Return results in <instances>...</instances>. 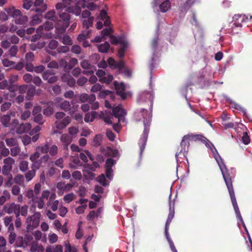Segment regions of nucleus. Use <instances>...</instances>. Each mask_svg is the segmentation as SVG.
Here are the masks:
<instances>
[{
    "label": "nucleus",
    "mask_w": 252,
    "mask_h": 252,
    "mask_svg": "<svg viewBox=\"0 0 252 252\" xmlns=\"http://www.w3.org/2000/svg\"><path fill=\"white\" fill-rule=\"evenodd\" d=\"M154 95L151 92H143L140 93L137 97V101L141 103L146 102L149 100L150 102V111L148 112L145 109H142L139 112L136 113V117L137 121H140L143 119L144 129L143 133L140 139L139 145L140 147V156L141 157L142 154L144 151L146 142L147 141L148 133L149 132V126L152 120V109L153 107V101Z\"/></svg>",
    "instance_id": "nucleus-1"
},
{
    "label": "nucleus",
    "mask_w": 252,
    "mask_h": 252,
    "mask_svg": "<svg viewBox=\"0 0 252 252\" xmlns=\"http://www.w3.org/2000/svg\"><path fill=\"white\" fill-rule=\"evenodd\" d=\"M195 137H196V140H201L203 143H204L206 145V146L208 148H209L211 150L213 154V157L215 158V160H216L221 171L223 179L228 189L230 196L231 198H232L233 202L236 205V204L235 202V196L234 194V189L233 188L231 177L228 172V170L222 158H221V157L218 153L217 150L215 148L213 144L212 143H211L207 138L200 135H196Z\"/></svg>",
    "instance_id": "nucleus-2"
},
{
    "label": "nucleus",
    "mask_w": 252,
    "mask_h": 252,
    "mask_svg": "<svg viewBox=\"0 0 252 252\" xmlns=\"http://www.w3.org/2000/svg\"><path fill=\"white\" fill-rule=\"evenodd\" d=\"M62 3L59 2L56 5V9L59 13L60 17L63 20V22L60 21L56 25L57 28L60 29L61 32L65 31L69 25V14L65 11V9L68 7L67 5L74 3L76 0H62Z\"/></svg>",
    "instance_id": "nucleus-3"
},
{
    "label": "nucleus",
    "mask_w": 252,
    "mask_h": 252,
    "mask_svg": "<svg viewBox=\"0 0 252 252\" xmlns=\"http://www.w3.org/2000/svg\"><path fill=\"white\" fill-rule=\"evenodd\" d=\"M113 115L110 112L101 111L99 113V117L103 119L105 123L107 124H112L111 119L113 118V116L118 119L119 122L125 121L126 111L122 108L121 105L113 107Z\"/></svg>",
    "instance_id": "nucleus-4"
},
{
    "label": "nucleus",
    "mask_w": 252,
    "mask_h": 252,
    "mask_svg": "<svg viewBox=\"0 0 252 252\" xmlns=\"http://www.w3.org/2000/svg\"><path fill=\"white\" fill-rule=\"evenodd\" d=\"M196 135L192 134L185 135L181 142V149L179 152L176 153L175 157L177 163L181 162L180 158H182V157H186L188 152L189 145V140L190 139H195Z\"/></svg>",
    "instance_id": "nucleus-5"
},
{
    "label": "nucleus",
    "mask_w": 252,
    "mask_h": 252,
    "mask_svg": "<svg viewBox=\"0 0 252 252\" xmlns=\"http://www.w3.org/2000/svg\"><path fill=\"white\" fill-rule=\"evenodd\" d=\"M55 118L57 121L55 124L59 129H63L71 122V118L69 116H65V114L62 112H57L55 114Z\"/></svg>",
    "instance_id": "nucleus-6"
},
{
    "label": "nucleus",
    "mask_w": 252,
    "mask_h": 252,
    "mask_svg": "<svg viewBox=\"0 0 252 252\" xmlns=\"http://www.w3.org/2000/svg\"><path fill=\"white\" fill-rule=\"evenodd\" d=\"M41 216L40 212H36L32 216L28 217L26 219L27 229L31 230L37 227L39 223Z\"/></svg>",
    "instance_id": "nucleus-7"
},
{
    "label": "nucleus",
    "mask_w": 252,
    "mask_h": 252,
    "mask_svg": "<svg viewBox=\"0 0 252 252\" xmlns=\"http://www.w3.org/2000/svg\"><path fill=\"white\" fill-rule=\"evenodd\" d=\"M15 160L10 157H7L3 160V165L2 167V173L5 176H9V180L12 178L10 172L12 170L13 165L15 164Z\"/></svg>",
    "instance_id": "nucleus-8"
},
{
    "label": "nucleus",
    "mask_w": 252,
    "mask_h": 252,
    "mask_svg": "<svg viewBox=\"0 0 252 252\" xmlns=\"http://www.w3.org/2000/svg\"><path fill=\"white\" fill-rule=\"evenodd\" d=\"M86 7V4L84 0H81L78 1L76 3L74 7L69 6L66 8L65 11H66L68 14L73 13L76 16H79L80 15L82 9Z\"/></svg>",
    "instance_id": "nucleus-9"
},
{
    "label": "nucleus",
    "mask_w": 252,
    "mask_h": 252,
    "mask_svg": "<svg viewBox=\"0 0 252 252\" xmlns=\"http://www.w3.org/2000/svg\"><path fill=\"white\" fill-rule=\"evenodd\" d=\"M96 19L98 21L97 22L96 26V28L98 30L101 29L103 27V24L100 20L104 21V25L106 27L109 26L110 25V18L107 16V13L105 10L100 11V14L97 17Z\"/></svg>",
    "instance_id": "nucleus-10"
},
{
    "label": "nucleus",
    "mask_w": 252,
    "mask_h": 252,
    "mask_svg": "<svg viewBox=\"0 0 252 252\" xmlns=\"http://www.w3.org/2000/svg\"><path fill=\"white\" fill-rule=\"evenodd\" d=\"M50 195V191L48 190H44L41 193L40 197L32 198V201L33 203L37 204V207L39 209H42L45 205L44 199H47Z\"/></svg>",
    "instance_id": "nucleus-11"
},
{
    "label": "nucleus",
    "mask_w": 252,
    "mask_h": 252,
    "mask_svg": "<svg viewBox=\"0 0 252 252\" xmlns=\"http://www.w3.org/2000/svg\"><path fill=\"white\" fill-rule=\"evenodd\" d=\"M108 63L112 68H117L120 71H123L124 70L125 75L128 77L131 75L129 70H126L124 67V63L120 61L118 62H116L113 58H110L108 59Z\"/></svg>",
    "instance_id": "nucleus-12"
},
{
    "label": "nucleus",
    "mask_w": 252,
    "mask_h": 252,
    "mask_svg": "<svg viewBox=\"0 0 252 252\" xmlns=\"http://www.w3.org/2000/svg\"><path fill=\"white\" fill-rule=\"evenodd\" d=\"M96 74L99 78V81L102 83L109 84L113 79L112 75L106 74L105 72L102 69L98 70Z\"/></svg>",
    "instance_id": "nucleus-13"
},
{
    "label": "nucleus",
    "mask_w": 252,
    "mask_h": 252,
    "mask_svg": "<svg viewBox=\"0 0 252 252\" xmlns=\"http://www.w3.org/2000/svg\"><path fill=\"white\" fill-rule=\"evenodd\" d=\"M231 202H232V205H233V208H234V209L235 210V214H236V218L238 220V221H240L243 226H244L246 231L247 232L248 235V237H249V241H250V242L251 243V244H252V239L248 233V230L247 229V227L245 225V224L243 221V220L242 219V217L241 216V213H240V212L239 211V208H238V205H237V201H236V199H235V202H236V205L235 206V204H234V203L233 202V200L232 199V198H231ZM238 223H239V221H238Z\"/></svg>",
    "instance_id": "nucleus-14"
},
{
    "label": "nucleus",
    "mask_w": 252,
    "mask_h": 252,
    "mask_svg": "<svg viewBox=\"0 0 252 252\" xmlns=\"http://www.w3.org/2000/svg\"><path fill=\"white\" fill-rule=\"evenodd\" d=\"M116 161L112 158H108L106 160L105 173L107 178L111 180L113 178V170L112 167L115 165Z\"/></svg>",
    "instance_id": "nucleus-15"
},
{
    "label": "nucleus",
    "mask_w": 252,
    "mask_h": 252,
    "mask_svg": "<svg viewBox=\"0 0 252 252\" xmlns=\"http://www.w3.org/2000/svg\"><path fill=\"white\" fill-rule=\"evenodd\" d=\"M4 210L8 214L14 213L16 216H20V205L15 203L7 204L4 207Z\"/></svg>",
    "instance_id": "nucleus-16"
},
{
    "label": "nucleus",
    "mask_w": 252,
    "mask_h": 252,
    "mask_svg": "<svg viewBox=\"0 0 252 252\" xmlns=\"http://www.w3.org/2000/svg\"><path fill=\"white\" fill-rule=\"evenodd\" d=\"M41 185L40 183H36L34 187L33 190L32 189H30L27 191L26 194V196L29 199H32L34 198V197H38V195H39L41 190Z\"/></svg>",
    "instance_id": "nucleus-17"
},
{
    "label": "nucleus",
    "mask_w": 252,
    "mask_h": 252,
    "mask_svg": "<svg viewBox=\"0 0 252 252\" xmlns=\"http://www.w3.org/2000/svg\"><path fill=\"white\" fill-rule=\"evenodd\" d=\"M47 9V6L44 3L43 0H35L33 3V7L32 10L37 13H41L44 12Z\"/></svg>",
    "instance_id": "nucleus-18"
},
{
    "label": "nucleus",
    "mask_w": 252,
    "mask_h": 252,
    "mask_svg": "<svg viewBox=\"0 0 252 252\" xmlns=\"http://www.w3.org/2000/svg\"><path fill=\"white\" fill-rule=\"evenodd\" d=\"M233 22L230 23L231 28L233 29V26L236 28L242 27V23L245 21L246 19H248L245 15H235L233 17Z\"/></svg>",
    "instance_id": "nucleus-19"
},
{
    "label": "nucleus",
    "mask_w": 252,
    "mask_h": 252,
    "mask_svg": "<svg viewBox=\"0 0 252 252\" xmlns=\"http://www.w3.org/2000/svg\"><path fill=\"white\" fill-rule=\"evenodd\" d=\"M171 193H170L169 196V212L168 216L167 219L166 220V225H169L172 220L173 219L174 216V205H175V202L174 201H171Z\"/></svg>",
    "instance_id": "nucleus-20"
},
{
    "label": "nucleus",
    "mask_w": 252,
    "mask_h": 252,
    "mask_svg": "<svg viewBox=\"0 0 252 252\" xmlns=\"http://www.w3.org/2000/svg\"><path fill=\"white\" fill-rule=\"evenodd\" d=\"M114 86L116 90L117 93L123 98L125 99L126 95L125 93L126 86L123 83H118L116 81L114 82Z\"/></svg>",
    "instance_id": "nucleus-21"
},
{
    "label": "nucleus",
    "mask_w": 252,
    "mask_h": 252,
    "mask_svg": "<svg viewBox=\"0 0 252 252\" xmlns=\"http://www.w3.org/2000/svg\"><path fill=\"white\" fill-rule=\"evenodd\" d=\"M79 100L81 102L84 103L88 101L91 102H93V100H96V96L94 94H91L90 95L86 93H83L79 96Z\"/></svg>",
    "instance_id": "nucleus-22"
},
{
    "label": "nucleus",
    "mask_w": 252,
    "mask_h": 252,
    "mask_svg": "<svg viewBox=\"0 0 252 252\" xmlns=\"http://www.w3.org/2000/svg\"><path fill=\"white\" fill-rule=\"evenodd\" d=\"M33 242V237L32 234H26L22 239L20 247L26 248L30 246Z\"/></svg>",
    "instance_id": "nucleus-23"
},
{
    "label": "nucleus",
    "mask_w": 252,
    "mask_h": 252,
    "mask_svg": "<svg viewBox=\"0 0 252 252\" xmlns=\"http://www.w3.org/2000/svg\"><path fill=\"white\" fill-rule=\"evenodd\" d=\"M112 32V30L111 28L104 29L101 32V35L96 36L93 41L100 42L103 40L105 36L110 34Z\"/></svg>",
    "instance_id": "nucleus-24"
},
{
    "label": "nucleus",
    "mask_w": 252,
    "mask_h": 252,
    "mask_svg": "<svg viewBox=\"0 0 252 252\" xmlns=\"http://www.w3.org/2000/svg\"><path fill=\"white\" fill-rule=\"evenodd\" d=\"M60 21L63 22V20L62 19L61 20H59L57 22H54L51 21H48L46 22L44 24V26H42L43 28H44L45 31H49L51 29H52L53 28L54 26H55L56 29L58 31V32L59 33H63L65 32V31L63 32H61L60 29H58L56 27V25H57V23L58 22H59Z\"/></svg>",
    "instance_id": "nucleus-25"
},
{
    "label": "nucleus",
    "mask_w": 252,
    "mask_h": 252,
    "mask_svg": "<svg viewBox=\"0 0 252 252\" xmlns=\"http://www.w3.org/2000/svg\"><path fill=\"white\" fill-rule=\"evenodd\" d=\"M171 7V3L170 0H165L159 5V10L162 13L168 11Z\"/></svg>",
    "instance_id": "nucleus-26"
},
{
    "label": "nucleus",
    "mask_w": 252,
    "mask_h": 252,
    "mask_svg": "<svg viewBox=\"0 0 252 252\" xmlns=\"http://www.w3.org/2000/svg\"><path fill=\"white\" fill-rule=\"evenodd\" d=\"M28 21V19L27 16L21 14L19 16L13 20V22L16 25H25Z\"/></svg>",
    "instance_id": "nucleus-27"
},
{
    "label": "nucleus",
    "mask_w": 252,
    "mask_h": 252,
    "mask_svg": "<svg viewBox=\"0 0 252 252\" xmlns=\"http://www.w3.org/2000/svg\"><path fill=\"white\" fill-rule=\"evenodd\" d=\"M31 128L30 123L22 124L20 125L16 129V132L18 134H22L28 131Z\"/></svg>",
    "instance_id": "nucleus-28"
},
{
    "label": "nucleus",
    "mask_w": 252,
    "mask_h": 252,
    "mask_svg": "<svg viewBox=\"0 0 252 252\" xmlns=\"http://www.w3.org/2000/svg\"><path fill=\"white\" fill-rule=\"evenodd\" d=\"M198 1V0H187L184 5L180 7V11L182 13H186L193 3Z\"/></svg>",
    "instance_id": "nucleus-29"
},
{
    "label": "nucleus",
    "mask_w": 252,
    "mask_h": 252,
    "mask_svg": "<svg viewBox=\"0 0 252 252\" xmlns=\"http://www.w3.org/2000/svg\"><path fill=\"white\" fill-rule=\"evenodd\" d=\"M61 141L63 144L65 148H67L68 146L71 143L72 138L71 136L67 134H63L61 138Z\"/></svg>",
    "instance_id": "nucleus-30"
},
{
    "label": "nucleus",
    "mask_w": 252,
    "mask_h": 252,
    "mask_svg": "<svg viewBox=\"0 0 252 252\" xmlns=\"http://www.w3.org/2000/svg\"><path fill=\"white\" fill-rule=\"evenodd\" d=\"M110 42L112 44H120L121 45H124L125 44L126 39L122 36H110Z\"/></svg>",
    "instance_id": "nucleus-31"
},
{
    "label": "nucleus",
    "mask_w": 252,
    "mask_h": 252,
    "mask_svg": "<svg viewBox=\"0 0 252 252\" xmlns=\"http://www.w3.org/2000/svg\"><path fill=\"white\" fill-rule=\"evenodd\" d=\"M63 247L61 245L49 246L46 247L45 250V252H63Z\"/></svg>",
    "instance_id": "nucleus-32"
},
{
    "label": "nucleus",
    "mask_w": 252,
    "mask_h": 252,
    "mask_svg": "<svg viewBox=\"0 0 252 252\" xmlns=\"http://www.w3.org/2000/svg\"><path fill=\"white\" fill-rule=\"evenodd\" d=\"M0 89H7L10 92L15 91V89L12 88L11 85H10L8 81L3 79L0 82Z\"/></svg>",
    "instance_id": "nucleus-33"
},
{
    "label": "nucleus",
    "mask_w": 252,
    "mask_h": 252,
    "mask_svg": "<svg viewBox=\"0 0 252 252\" xmlns=\"http://www.w3.org/2000/svg\"><path fill=\"white\" fill-rule=\"evenodd\" d=\"M97 113L96 111H92L87 113L85 116L84 120L86 122H93L95 118Z\"/></svg>",
    "instance_id": "nucleus-34"
},
{
    "label": "nucleus",
    "mask_w": 252,
    "mask_h": 252,
    "mask_svg": "<svg viewBox=\"0 0 252 252\" xmlns=\"http://www.w3.org/2000/svg\"><path fill=\"white\" fill-rule=\"evenodd\" d=\"M49 143L46 142L44 145L38 146L36 148V151L42 154H47L49 150Z\"/></svg>",
    "instance_id": "nucleus-35"
},
{
    "label": "nucleus",
    "mask_w": 252,
    "mask_h": 252,
    "mask_svg": "<svg viewBox=\"0 0 252 252\" xmlns=\"http://www.w3.org/2000/svg\"><path fill=\"white\" fill-rule=\"evenodd\" d=\"M43 27L42 26H39L36 30L37 34H34L32 37L31 41L32 42H35L38 40L41 36L42 33Z\"/></svg>",
    "instance_id": "nucleus-36"
},
{
    "label": "nucleus",
    "mask_w": 252,
    "mask_h": 252,
    "mask_svg": "<svg viewBox=\"0 0 252 252\" xmlns=\"http://www.w3.org/2000/svg\"><path fill=\"white\" fill-rule=\"evenodd\" d=\"M7 35L6 34L3 35L1 36V46L4 49H7L11 45V42L7 39Z\"/></svg>",
    "instance_id": "nucleus-37"
},
{
    "label": "nucleus",
    "mask_w": 252,
    "mask_h": 252,
    "mask_svg": "<svg viewBox=\"0 0 252 252\" xmlns=\"http://www.w3.org/2000/svg\"><path fill=\"white\" fill-rule=\"evenodd\" d=\"M60 41L63 44L65 45H70L72 44V41L70 37L66 34H64L62 37H60Z\"/></svg>",
    "instance_id": "nucleus-38"
},
{
    "label": "nucleus",
    "mask_w": 252,
    "mask_h": 252,
    "mask_svg": "<svg viewBox=\"0 0 252 252\" xmlns=\"http://www.w3.org/2000/svg\"><path fill=\"white\" fill-rule=\"evenodd\" d=\"M86 155L83 153H81L80 154L79 158H80L84 162H87L88 161V158L87 156L90 158V159L93 160V157L92 154L90 153V152L86 150L85 151Z\"/></svg>",
    "instance_id": "nucleus-39"
},
{
    "label": "nucleus",
    "mask_w": 252,
    "mask_h": 252,
    "mask_svg": "<svg viewBox=\"0 0 252 252\" xmlns=\"http://www.w3.org/2000/svg\"><path fill=\"white\" fill-rule=\"evenodd\" d=\"M101 212V210L99 209L97 212L94 211H92L90 212L89 215L87 217V219L89 220H93L95 217H98Z\"/></svg>",
    "instance_id": "nucleus-40"
},
{
    "label": "nucleus",
    "mask_w": 252,
    "mask_h": 252,
    "mask_svg": "<svg viewBox=\"0 0 252 252\" xmlns=\"http://www.w3.org/2000/svg\"><path fill=\"white\" fill-rule=\"evenodd\" d=\"M60 109L65 111H69L70 107V103L68 101L64 100L58 105Z\"/></svg>",
    "instance_id": "nucleus-41"
},
{
    "label": "nucleus",
    "mask_w": 252,
    "mask_h": 252,
    "mask_svg": "<svg viewBox=\"0 0 252 252\" xmlns=\"http://www.w3.org/2000/svg\"><path fill=\"white\" fill-rule=\"evenodd\" d=\"M110 48L109 43L106 41L103 44H101L98 46V51L101 53H106Z\"/></svg>",
    "instance_id": "nucleus-42"
},
{
    "label": "nucleus",
    "mask_w": 252,
    "mask_h": 252,
    "mask_svg": "<svg viewBox=\"0 0 252 252\" xmlns=\"http://www.w3.org/2000/svg\"><path fill=\"white\" fill-rule=\"evenodd\" d=\"M37 13V14L34 15L32 17V20L30 21V24L32 26H34L40 23L41 22L42 16Z\"/></svg>",
    "instance_id": "nucleus-43"
},
{
    "label": "nucleus",
    "mask_w": 252,
    "mask_h": 252,
    "mask_svg": "<svg viewBox=\"0 0 252 252\" xmlns=\"http://www.w3.org/2000/svg\"><path fill=\"white\" fill-rule=\"evenodd\" d=\"M45 18L49 21L56 22L57 18L55 15V11L54 10H51L48 11L45 14Z\"/></svg>",
    "instance_id": "nucleus-44"
},
{
    "label": "nucleus",
    "mask_w": 252,
    "mask_h": 252,
    "mask_svg": "<svg viewBox=\"0 0 252 252\" xmlns=\"http://www.w3.org/2000/svg\"><path fill=\"white\" fill-rule=\"evenodd\" d=\"M65 252H77L76 248L72 247L68 241H65L64 243Z\"/></svg>",
    "instance_id": "nucleus-45"
},
{
    "label": "nucleus",
    "mask_w": 252,
    "mask_h": 252,
    "mask_svg": "<svg viewBox=\"0 0 252 252\" xmlns=\"http://www.w3.org/2000/svg\"><path fill=\"white\" fill-rule=\"evenodd\" d=\"M11 118L10 115H5L1 118V123L3 125V126L5 127H8L9 126L10 124Z\"/></svg>",
    "instance_id": "nucleus-46"
},
{
    "label": "nucleus",
    "mask_w": 252,
    "mask_h": 252,
    "mask_svg": "<svg viewBox=\"0 0 252 252\" xmlns=\"http://www.w3.org/2000/svg\"><path fill=\"white\" fill-rule=\"evenodd\" d=\"M81 67L85 69H87V70H89V71H88L89 72H92V73H93V71L92 70H91L92 69V65L91 64V63H89V62L87 60H83L81 63Z\"/></svg>",
    "instance_id": "nucleus-47"
},
{
    "label": "nucleus",
    "mask_w": 252,
    "mask_h": 252,
    "mask_svg": "<svg viewBox=\"0 0 252 252\" xmlns=\"http://www.w3.org/2000/svg\"><path fill=\"white\" fill-rule=\"evenodd\" d=\"M97 181L103 186H107L109 183V182L106 180L105 176L103 174H102L97 177Z\"/></svg>",
    "instance_id": "nucleus-48"
},
{
    "label": "nucleus",
    "mask_w": 252,
    "mask_h": 252,
    "mask_svg": "<svg viewBox=\"0 0 252 252\" xmlns=\"http://www.w3.org/2000/svg\"><path fill=\"white\" fill-rule=\"evenodd\" d=\"M94 20V17H90L88 19L84 20L83 22V27L86 29H89L93 25Z\"/></svg>",
    "instance_id": "nucleus-49"
},
{
    "label": "nucleus",
    "mask_w": 252,
    "mask_h": 252,
    "mask_svg": "<svg viewBox=\"0 0 252 252\" xmlns=\"http://www.w3.org/2000/svg\"><path fill=\"white\" fill-rule=\"evenodd\" d=\"M18 79L19 76L18 75L13 74L10 76L8 79V82L10 85H11V87L12 88H14L15 89L16 87H17V86H15L14 83L17 81Z\"/></svg>",
    "instance_id": "nucleus-50"
},
{
    "label": "nucleus",
    "mask_w": 252,
    "mask_h": 252,
    "mask_svg": "<svg viewBox=\"0 0 252 252\" xmlns=\"http://www.w3.org/2000/svg\"><path fill=\"white\" fill-rule=\"evenodd\" d=\"M56 187L58 189V194L62 195L65 191L64 183L63 182L58 183Z\"/></svg>",
    "instance_id": "nucleus-51"
},
{
    "label": "nucleus",
    "mask_w": 252,
    "mask_h": 252,
    "mask_svg": "<svg viewBox=\"0 0 252 252\" xmlns=\"http://www.w3.org/2000/svg\"><path fill=\"white\" fill-rule=\"evenodd\" d=\"M36 172L34 170H31L25 174V178L27 182L31 181L35 176Z\"/></svg>",
    "instance_id": "nucleus-52"
},
{
    "label": "nucleus",
    "mask_w": 252,
    "mask_h": 252,
    "mask_svg": "<svg viewBox=\"0 0 252 252\" xmlns=\"http://www.w3.org/2000/svg\"><path fill=\"white\" fill-rule=\"evenodd\" d=\"M72 162H70L69 164V167L71 168L75 169L76 166H81V163L80 162V160L78 158H74L72 160Z\"/></svg>",
    "instance_id": "nucleus-53"
},
{
    "label": "nucleus",
    "mask_w": 252,
    "mask_h": 252,
    "mask_svg": "<svg viewBox=\"0 0 252 252\" xmlns=\"http://www.w3.org/2000/svg\"><path fill=\"white\" fill-rule=\"evenodd\" d=\"M127 41L125 40V44L124 45H121V47L119 48L118 52V56L119 58H122L124 55V53L127 47Z\"/></svg>",
    "instance_id": "nucleus-54"
},
{
    "label": "nucleus",
    "mask_w": 252,
    "mask_h": 252,
    "mask_svg": "<svg viewBox=\"0 0 252 252\" xmlns=\"http://www.w3.org/2000/svg\"><path fill=\"white\" fill-rule=\"evenodd\" d=\"M35 89L34 87H32L28 90L26 98L28 100H31L34 95Z\"/></svg>",
    "instance_id": "nucleus-55"
},
{
    "label": "nucleus",
    "mask_w": 252,
    "mask_h": 252,
    "mask_svg": "<svg viewBox=\"0 0 252 252\" xmlns=\"http://www.w3.org/2000/svg\"><path fill=\"white\" fill-rule=\"evenodd\" d=\"M19 169L22 172L26 171L29 166V163L26 160H22L19 163Z\"/></svg>",
    "instance_id": "nucleus-56"
},
{
    "label": "nucleus",
    "mask_w": 252,
    "mask_h": 252,
    "mask_svg": "<svg viewBox=\"0 0 252 252\" xmlns=\"http://www.w3.org/2000/svg\"><path fill=\"white\" fill-rule=\"evenodd\" d=\"M5 142L7 146L8 147H14L17 145V141L16 139L13 138L6 139Z\"/></svg>",
    "instance_id": "nucleus-57"
},
{
    "label": "nucleus",
    "mask_w": 252,
    "mask_h": 252,
    "mask_svg": "<svg viewBox=\"0 0 252 252\" xmlns=\"http://www.w3.org/2000/svg\"><path fill=\"white\" fill-rule=\"evenodd\" d=\"M9 14L11 17H12L14 19H15V18L19 16L22 14L20 10L12 8L10 10Z\"/></svg>",
    "instance_id": "nucleus-58"
},
{
    "label": "nucleus",
    "mask_w": 252,
    "mask_h": 252,
    "mask_svg": "<svg viewBox=\"0 0 252 252\" xmlns=\"http://www.w3.org/2000/svg\"><path fill=\"white\" fill-rule=\"evenodd\" d=\"M3 195L0 197V205H2L10 197L9 193L7 191H3Z\"/></svg>",
    "instance_id": "nucleus-59"
},
{
    "label": "nucleus",
    "mask_w": 252,
    "mask_h": 252,
    "mask_svg": "<svg viewBox=\"0 0 252 252\" xmlns=\"http://www.w3.org/2000/svg\"><path fill=\"white\" fill-rule=\"evenodd\" d=\"M18 52V48L17 46L13 45L10 47L8 51V53L10 57H15Z\"/></svg>",
    "instance_id": "nucleus-60"
},
{
    "label": "nucleus",
    "mask_w": 252,
    "mask_h": 252,
    "mask_svg": "<svg viewBox=\"0 0 252 252\" xmlns=\"http://www.w3.org/2000/svg\"><path fill=\"white\" fill-rule=\"evenodd\" d=\"M34 117V121L39 125H42L45 121L43 119V116L41 114L36 115Z\"/></svg>",
    "instance_id": "nucleus-61"
},
{
    "label": "nucleus",
    "mask_w": 252,
    "mask_h": 252,
    "mask_svg": "<svg viewBox=\"0 0 252 252\" xmlns=\"http://www.w3.org/2000/svg\"><path fill=\"white\" fill-rule=\"evenodd\" d=\"M20 148L17 145L10 149L11 155L12 157H16L20 153Z\"/></svg>",
    "instance_id": "nucleus-62"
},
{
    "label": "nucleus",
    "mask_w": 252,
    "mask_h": 252,
    "mask_svg": "<svg viewBox=\"0 0 252 252\" xmlns=\"http://www.w3.org/2000/svg\"><path fill=\"white\" fill-rule=\"evenodd\" d=\"M48 239L50 244H54L57 242L58 236L55 233L49 234L48 235Z\"/></svg>",
    "instance_id": "nucleus-63"
},
{
    "label": "nucleus",
    "mask_w": 252,
    "mask_h": 252,
    "mask_svg": "<svg viewBox=\"0 0 252 252\" xmlns=\"http://www.w3.org/2000/svg\"><path fill=\"white\" fill-rule=\"evenodd\" d=\"M2 63L4 67H11L12 66H14V65L15 64L14 62L10 61L7 59H4L2 61Z\"/></svg>",
    "instance_id": "nucleus-64"
}]
</instances>
